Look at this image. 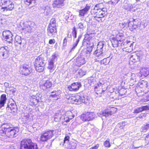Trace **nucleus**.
I'll return each instance as SVG.
<instances>
[{"label":"nucleus","instance_id":"obj_1","mask_svg":"<svg viewBox=\"0 0 149 149\" xmlns=\"http://www.w3.org/2000/svg\"><path fill=\"white\" fill-rule=\"evenodd\" d=\"M101 4H97L93 9L91 12L92 14H94L95 19L99 22H101L105 20L104 17L107 15V9L105 8H98Z\"/></svg>","mask_w":149,"mask_h":149},{"label":"nucleus","instance_id":"obj_2","mask_svg":"<svg viewBox=\"0 0 149 149\" xmlns=\"http://www.w3.org/2000/svg\"><path fill=\"white\" fill-rule=\"evenodd\" d=\"M37 145L32 142L30 139H25L21 141L20 149H37Z\"/></svg>","mask_w":149,"mask_h":149},{"label":"nucleus","instance_id":"obj_3","mask_svg":"<svg viewBox=\"0 0 149 149\" xmlns=\"http://www.w3.org/2000/svg\"><path fill=\"white\" fill-rule=\"evenodd\" d=\"M34 65L36 70L38 72H42L44 68L45 63L44 58L42 56L38 57L35 60Z\"/></svg>","mask_w":149,"mask_h":149},{"label":"nucleus","instance_id":"obj_4","mask_svg":"<svg viewBox=\"0 0 149 149\" xmlns=\"http://www.w3.org/2000/svg\"><path fill=\"white\" fill-rule=\"evenodd\" d=\"M1 5L5 6L1 8V10L3 11L11 10L14 8L13 3L10 0H0V5Z\"/></svg>","mask_w":149,"mask_h":149},{"label":"nucleus","instance_id":"obj_5","mask_svg":"<svg viewBox=\"0 0 149 149\" xmlns=\"http://www.w3.org/2000/svg\"><path fill=\"white\" fill-rule=\"evenodd\" d=\"M23 25L24 26L22 30L25 33L31 32L36 27L35 23L33 22H25Z\"/></svg>","mask_w":149,"mask_h":149},{"label":"nucleus","instance_id":"obj_6","mask_svg":"<svg viewBox=\"0 0 149 149\" xmlns=\"http://www.w3.org/2000/svg\"><path fill=\"white\" fill-rule=\"evenodd\" d=\"M68 99L71 103L73 104H79L85 102V97L79 95H77L75 96H71Z\"/></svg>","mask_w":149,"mask_h":149},{"label":"nucleus","instance_id":"obj_7","mask_svg":"<svg viewBox=\"0 0 149 149\" xmlns=\"http://www.w3.org/2000/svg\"><path fill=\"white\" fill-rule=\"evenodd\" d=\"M88 0L83 1L81 3L82 4V7L85 8L79 10V16H84L85 14L88 11L90 10L91 6L90 4L88 3Z\"/></svg>","mask_w":149,"mask_h":149},{"label":"nucleus","instance_id":"obj_8","mask_svg":"<svg viewBox=\"0 0 149 149\" xmlns=\"http://www.w3.org/2000/svg\"><path fill=\"white\" fill-rule=\"evenodd\" d=\"M53 130H47L42 133L40 136V140L42 141H46L51 139L53 136Z\"/></svg>","mask_w":149,"mask_h":149},{"label":"nucleus","instance_id":"obj_9","mask_svg":"<svg viewBox=\"0 0 149 149\" xmlns=\"http://www.w3.org/2000/svg\"><path fill=\"white\" fill-rule=\"evenodd\" d=\"M6 132V136L8 138L13 139L16 137L19 131V128L17 127H13Z\"/></svg>","mask_w":149,"mask_h":149},{"label":"nucleus","instance_id":"obj_10","mask_svg":"<svg viewBox=\"0 0 149 149\" xmlns=\"http://www.w3.org/2000/svg\"><path fill=\"white\" fill-rule=\"evenodd\" d=\"M104 45V42H99L97 45V49L94 53L95 55L99 57V58H101L102 56L103 48Z\"/></svg>","mask_w":149,"mask_h":149},{"label":"nucleus","instance_id":"obj_11","mask_svg":"<svg viewBox=\"0 0 149 149\" xmlns=\"http://www.w3.org/2000/svg\"><path fill=\"white\" fill-rule=\"evenodd\" d=\"M32 71L31 67L28 65H23L20 66V72L22 75H28Z\"/></svg>","mask_w":149,"mask_h":149},{"label":"nucleus","instance_id":"obj_12","mask_svg":"<svg viewBox=\"0 0 149 149\" xmlns=\"http://www.w3.org/2000/svg\"><path fill=\"white\" fill-rule=\"evenodd\" d=\"M95 116V114L93 112H87L81 115V119L84 121H89L92 120Z\"/></svg>","mask_w":149,"mask_h":149},{"label":"nucleus","instance_id":"obj_13","mask_svg":"<svg viewBox=\"0 0 149 149\" xmlns=\"http://www.w3.org/2000/svg\"><path fill=\"white\" fill-rule=\"evenodd\" d=\"M116 111V109L113 108H111L109 110L107 109L103 111H100L97 114L100 117H102L103 116L107 117L109 115L113 114Z\"/></svg>","mask_w":149,"mask_h":149},{"label":"nucleus","instance_id":"obj_14","mask_svg":"<svg viewBox=\"0 0 149 149\" xmlns=\"http://www.w3.org/2000/svg\"><path fill=\"white\" fill-rule=\"evenodd\" d=\"M2 35L3 37L7 40L9 43H11L12 41L13 35L9 31H4L3 32Z\"/></svg>","mask_w":149,"mask_h":149},{"label":"nucleus","instance_id":"obj_15","mask_svg":"<svg viewBox=\"0 0 149 149\" xmlns=\"http://www.w3.org/2000/svg\"><path fill=\"white\" fill-rule=\"evenodd\" d=\"M74 116L73 112L70 111H68L65 113V116H63V119L65 121L68 122L70 120L73 118Z\"/></svg>","mask_w":149,"mask_h":149},{"label":"nucleus","instance_id":"obj_16","mask_svg":"<svg viewBox=\"0 0 149 149\" xmlns=\"http://www.w3.org/2000/svg\"><path fill=\"white\" fill-rule=\"evenodd\" d=\"M8 51L4 47L0 48V56L3 59H6L8 56Z\"/></svg>","mask_w":149,"mask_h":149},{"label":"nucleus","instance_id":"obj_17","mask_svg":"<svg viewBox=\"0 0 149 149\" xmlns=\"http://www.w3.org/2000/svg\"><path fill=\"white\" fill-rule=\"evenodd\" d=\"M47 31V34L49 36H54L56 35V27L48 26Z\"/></svg>","mask_w":149,"mask_h":149},{"label":"nucleus","instance_id":"obj_18","mask_svg":"<svg viewBox=\"0 0 149 149\" xmlns=\"http://www.w3.org/2000/svg\"><path fill=\"white\" fill-rule=\"evenodd\" d=\"M81 85L80 83L78 82L73 83L71 86H68L69 90L71 91H77L81 87Z\"/></svg>","mask_w":149,"mask_h":149},{"label":"nucleus","instance_id":"obj_19","mask_svg":"<svg viewBox=\"0 0 149 149\" xmlns=\"http://www.w3.org/2000/svg\"><path fill=\"white\" fill-rule=\"evenodd\" d=\"M65 0H55L52 4L54 8H60L64 5Z\"/></svg>","mask_w":149,"mask_h":149},{"label":"nucleus","instance_id":"obj_20","mask_svg":"<svg viewBox=\"0 0 149 149\" xmlns=\"http://www.w3.org/2000/svg\"><path fill=\"white\" fill-rule=\"evenodd\" d=\"M126 1L124 3V5L123 6V8L125 10L127 11H134L135 10V9H134L135 7H134L132 4L128 3Z\"/></svg>","mask_w":149,"mask_h":149},{"label":"nucleus","instance_id":"obj_21","mask_svg":"<svg viewBox=\"0 0 149 149\" xmlns=\"http://www.w3.org/2000/svg\"><path fill=\"white\" fill-rule=\"evenodd\" d=\"M141 55L137 53L136 54L131 56L130 60L133 62H136L140 61V58H141Z\"/></svg>","mask_w":149,"mask_h":149},{"label":"nucleus","instance_id":"obj_22","mask_svg":"<svg viewBox=\"0 0 149 149\" xmlns=\"http://www.w3.org/2000/svg\"><path fill=\"white\" fill-rule=\"evenodd\" d=\"M42 10L44 11V13L47 15H49L52 12L51 7L49 6H43L41 7Z\"/></svg>","mask_w":149,"mask_h":149},{"label":"nucleus","instance_id":"obj_23","mask_svg":"<svg viewBox=\"0 0 149 149\" xmlns=\"http://www.w3.org/2000/svg\"><path fill=\"white\" fill-rule=\"evenodd\" d=\"M52 83L51 81L49 80H47L45 83L40 85V87L43 90H45L47 88H50L52 86Z\"/></svg>","mask_w":149,"mask_h":149},{"label":"nucleus","instance_id":"obj_24","mask_svg":"<svg viewBox=\"0 0 149 149\" xmlns=\"http://www.w3.org/2000/svg\"><path fill=\"white\" fill-rule=\"evenodd\" d=\"M38 97L35 96H32L30 98V102L31 105H36L39 102Z\"/></svg>","mask_w":149,"mask_h":149},{"label":"nucleus","instance_id":"obj_25","mask_svg":"<svg viewBox=\"0 0 149 149\" xmlns=\"http://www.w3.org/2000/svg\"><path fill=\"white\" fill-rule=\"evenodd\" d=\"M85 63L84 58L82 57H78L76 59L75 64L78 66H80Z\"/></svg>","mask_w":149,"mask_h":149},{"label":"nucleus","instance_id":"obj_26","mask_svg":"<svg viewBox=\"0 0 149 149\" xmlns=\"http://www.w3.org/2000/svg\"><path fill=\"white\" fill-rule=\"evenodd\" d=\"M6 100L7 98L6 94H3L1 95L0 100V109L4 106Z\"/></svg>","mask_w":149,"mask_h":149},{"label":"nucleus","instance_id":"obj_27","mask_svg":"<svg viewBox=\"0 0 149 149\" xmlns=\"http://www.w3.org/2000/svg\"><path fill=\"white\" fill-rule=\"evenodd\" d=\"M147 110H149V104L142 106L135 109L134 113H138L143 111Z\"/></svg>","mask_w":149,"mask_h":149},{"label":"nucleus","instance_id":"obj_28","mask_svg":"<svg viewBox=\"0 0 149 149\" xmlns=\"http://www.w3.org/2000/svg\"><path fill=\"white\" fill-rule=\"evenodd\" d=\"M140 72L142 75H143L145 77H146L149 74V68H143L140 70Z\"/></svg>","mask_w":149,"mask_h":149},{"label":"nucleus","instance_id":"obj_29","mask_svg":"<svg viewBox=\"0 0 149 149\" xmlns=\"http://www.w3.org/2000/svg\"><path fill=\"white\" fill-rule=\"evenodd\" d=\"M16 107L15 104L11 103L10 105L8 106L6 109L9 112H11L12 111L14 112L16 110Z\"/></svg>","mask_w":149,"mask_h":149},{"label":"nucleus","instance_id":"obj_30","mask_svg":"<svg viewBox=\"0 0 149 149\" xmlns=\"http://www.w3.org/2000/svg\"><path fill=\"white\" fill-rule=\"evenodd\" d=\"M138 85L141 88H147L148 86L147 82L144 80L139 82Z\"/></svg>","mask_w":149,"mask_h":149},{"label":"nucleus","instance_id":"obj_31","mask_svg":"<svg viewBox=\"0 0 149 149\" xmlns=\"http://www.w3.org/2000/svg\"><path fill=\"white\" fill-rule=\"evenodd\" d=\"M60 112H58L55 114L54 117V120L56 122L60 120L63 119V116H61L62 114H60Z\"/></svg>","mask_w":149,"mask_h":149},{"label":"nucleus","instance_id":"obj_32","mask_svg":"<svg viewBox=\"0 0 149 149\" xmlns=\"http://www.w3.org/2000/svg\"><path fill=\"white\" fill-rule=\"evenodd\" d=\"M81 36H82L81 35H80L79 36H78L77 40L76 41L75 43L73 44L72 47V48L70 50V52H72L73 51H74V49L77 46L79 41V40L81 37Z\"/></svg>","mask_w":149,"mask_h":149},{"label":"nucleus","instance_id":"obj_33","mask_svg":"<svg viewBox=\"0 0 149 149\" xmlns=\"http://www.w3.org/2000/svg\"><path fill=\"white\" fill-rule=\"evenodd\" d=\"M54 62L49 61L48 68L50 70V71H52L55 69V66L54 64Z\"/></svg>","mask_w":149,"mask_h":149},{"label":"nucleus","instance_id":"obj_34","mask_svg":"<svg viewBox=\"0 0 149 149\" xmlns=\"http://www.w3.org/2000/svg\"><path fill=\"white\" fill-rule=\"evenodd\" d=\"M4 129L5 130L6 132L8 131L9 130H10L13 127H12V125L9 123H6L3 125Z\"/></svg>","mask_w":149,"mask_h":149},{"label":"nucleus","instance_id":"obj_35","mask_svg":"<svg viewBox=\"0 0 149 149\" xmlns=\"http://www.w3.org/2000/svg\"><path fill=\"white\" fill-rule=\"evenodd\" d=\"M56 24L55 19V18H52L50 21L49 26L56 27Z\"/></svg>","mask_w":149,"mask_h":149},{"label":"nucleus","instance_id":"obj_36","mask_svg":"<svg viewBox=\"0 0 149 149\" xmlns=\"http://www.w3.org/2000/svg\"><path fill=\"white\" fill-rule=\"evenodd\" d=\"M76 146L75 143L71 142L70 143L67 149H75Z\"/></svg>","mask_w":149,"mask_h":149},{"label":"nucleus","instance_id":"obj_37","mask_svg":"<svg viewBox=\"0 0 149 149\" xmlns=\"http://www.w3.org/2000/svg\"><path fill=\"white\" fill-rule=\"evenodd\" d=\"M127 125V123L125 122H120L118 124L117 127H119L120 129H123Z\"/></svg>","mask_w":149,"mask_h":149},{"label":"nucleus","instance_id":"obj_38","mask_svg":"<svg viewBox=\"0 0 149 149\" xmlns=\"http://www.w3.org/2000/svg\"><path fill=\"white\" fill-rule=\"evenodd\" d=\"M58 56V55L57 54L54 53L53 54L52 56L51 59L49 61L54 63L57 60V57Z\"/></svg>","mask_w":149,"mask_h":149},{"label":"nucleus","instance_id":"obj_39","mask_svg":"<svg viewBox=\"0 0 149 149\" xmlns=\"http://www.w3.org/2000/svg\"><path fill=\"white\" fill-rule=\"evenodd\" d=\"M130 22L129 21H127V22H122L120 23L119 25L121 28H123L125 26H129Z\"/></svg>","mask_w":149,"mask_h":149},{"label":"nucleus","instance_id":"obj_40","mask_svg":"<svg viewBox=\"0 0 149 149\" xmlns=\"http://www.w3.org/2000/svg\"><path fill=\"white\" fill-rule=\"evenodd\" d=\"M15 43L21 45L22 43L21 37L19 36H17L15 38Z\"/></svg>","mask_w":149,"mask_h":149},{"label":"nucleus","instance_id":"obj_41","mask_svg":"<svg viewBox=\"0 0 149 149\" xmlns=\"http://www.w3.org/2000/svg\"><path fill=\"white\" fill-rule=\"evenodd\" d=\"M78 26L79 29L84 30L86 28V25L84 24V22H81L79 23Z\"/></svg>","mask_w":149,"mask_h":149},{"label":"nucleus","instance_id":"obj_42","mask_svg":"<svg viewBox=\"0 0 149 149\" xmlns=\"http://www.w3.org/2000/svg\"><path fill=\"white\" fill-rule=\"evenodd\" d=\"M86 72L82 69H80L78 70V74L80 77H82L86 74Z\"/></svg>","mask_w":149,"mask_h":149},{"label":"nucleus","instance_id":"obj_43","mask_svg":"<svg viewBox=\"0 0 149 149\" xmlns=\"http://www.w3.org/2000/svg\"><path fill=\"white\" fill-rule=\"evenodd\" d=\"M104 146L107 147H110L111 146V145L109 142V139H107L104 142Z\"/></svg>","mask_w":149,"mask_h":149},{"label":"nucleus","instance_id":"obj_44","mask_svg":"<svg viewBox=\"0 0 149 149\" xmlns=\"http://www.w3.org/2000/svg\"><path fill=\"white\" fill-rule=\"evenodd\" d=\"M24 115L22 116V118L23 119V121L24 122H26V121H27L29 118V115L27 113L24 114Z\"/></svg>","mask_w":149,"mask_h":149},{"label":"nucleus","instance_id":"obj_45","mask_svg":"<svg viewBox=\"0 0 149 149\" xmlns=\"http://www.w3.org/2000/svg\"><path fill=\"white\" fill-rule=\"evenodd\" d=\"M36 0H25V3L27 5H29L31 3H35Z\"/></svg>","mask_w":149,"mask_h":149},{"label":"nucleus","instance_id":"obj_46","mask_svg":"<svg viewBox=\"0 0 149 149\" xmlns=\"http://www.w3.org/2000/svg\"><path fill=\"white\" fill-rule=\"evenodd\" d=\"M109 61L106 58L103 59L101 61V63L102 64H104L105 65H107L109 63Z\"/></svg>","mask_w":149,"mask_h":149},{"label":"nucleus","instance_id":"obj_47","mask_svg":"<svg viewBox=\"0 0 149 149\" xmlns=\"http://www.w3.org/2000/svg\"><path fill=\"white\" fill-rule=\"evenodd\" d=\"M148 129H149L148 128L147 125L146 124H144L143 127H142L141 129V132H146Z\"/></svg>","mask_w":149,"mask_h":149},{"label":"nucleus","instance_id":"obj_48","mask_svg":"<svg viewBox=\"0 0 149 149\" xmlns=\"http://www.w3.org/2000/svg\"><path fill=\"white\" fill-rule=\"evenodd\" d=\"M69 139L70 137L68 135H66L63 140V144L62 145H64V143H68L69 142Z\"/></svg>","mask_w":149,"mask_h":149},{"label":"nucleus","instance_id":"obj_49","mask_svg":"<svg viewBox=\"0 0 149 149\" xmlns=\"http://www.w3.org/2000/svg\"><path fill=\"white\" fill-rule=\"evenodd\" d=\"M6 132L5 130L4 129L3 130H0V135L2 136H6Z\"/></svg>","mask_w":149,"mask_h":149},{"label":"nucleus","instance_id":"obj_50","mask_svg":"<svg viewBox=\"0 0 149 149\" xmlns=\"http://www.w3.org/2000/svg\"><path fill=\"white\" fill-rule=\"evenodd\" d=\"M130 80L135 81L136 79L135 78V74H132L131 75V78H130Z\"/></svg>","mask_w":149,"mask_h":149},{"label":"nucleus","instance_id":"obj_51","mask_svg":"<svg viewBox=\"0 0 149 149\" xmlns=\"http://www.w3.org/2000/svg\"><path fill=\"white\" fill-rule=\"evenodd\" d=\"M110 1L111 4L114 5L117 3L120 0H110Z\"/></svg>","mask_w":149,"mask_h":149},{"label":"nucleus","instance_id":"obj_52","mask_svg":"<svg viewBox=\"0 0 149 149\" xmlns=\"http://www.w3.org/2000/svg\"><path fill=\"white\" fill-rule=\"evenodd\" d=\"M145 140L147 144H149V134L146 136Z\"/></svg>","mask_w":149,"mask_h":149},{"label":"nucleus","instance_id":"obj_53","mask_svg":"<svg viewBox=\"0 0 149 149\" xmlns=\"http://www.w3.org/2000/svg\"><path fill=\"white\" fill-rule=\"evenodd\" d=\"M72 35L77 34V32L76 30V28L75 27L73 28L72 29Z\"/></svg>","mask_w":149,"mask_h":149},{"label":"nucleus","instance_id":"obj_54","mask_svg":"<svg viewBox=\"0 0 149 149\" xmlns=\"http://www.w3.org/2000/svg\"><path fill=\"white\" fill-rule=\"evenodd\" d=\"M50 97H52L51 98H54L55 100H57L58 99V98L56 97L57 95L55 94L51 95Z\"/></svg>","mask_w":149,"mask_h":149},{"label":"nucleus","instance_id":"obj_55","mask_svg":"<svg viewBox=\"0 0 149 149\" xmlns=\"http://www.w3.org/2000/svg\"><path fill=\"white\" fill-rule=\"evenodd\" d=\"M55 42V41L54 39H50L49 41V43L51 45L54 44Z\"/></svg>","mask_w":149,"mask_h":149},{"label":"nucleus","instance_id":"obj_56","mask_svg":"<svg viewBox=\"0 0 149 149\" xmlns=\"http://www.w3.org/2000/svg\"><path fill=\"white\" fill-rule=\"evenodd\" d=\"M67 40L66 38H65L63 40V45L64 46H65L67 43Z\"/></svg>","mask_w":149,"mask_h":149},{"label":"nucleus","instance_id":"obj_57","mask_svg":"<svg viewBox=\"0 0 149 149\" xmlns=\"http://www.w3.org/2000/svg\"><path fill=\"white\" fill-rule=\"evenodd\" d=\"M99 147V145L98 144H97L96 146H95L94 147H92L90 149H97Z\"/></svg>","mask_w":149,"mask_h":149},{"label":"nucleus","instance_id":"obj_58","mask_svg":"<svg viewBox=\"0 0 149 149\" xmlns=\"http://www.w3.org/2000/svg\"><path fill=\"white\" fill-rule=\"evenodd\" d=\"M144 99L146 101H149V94L145 97Z\"/></svg>","mask_w":149,"mask_h":149},{"label":"nucleus","instance_id":"obj_59","mask_svg":"<svg viewBox=\"0 0 149 149\" xmlns=\"http://www.w3.org/2000/svg\"><path fill=\"white\" fill-rule=\"evenodd\" d=\"M4 85L6 87H8L9 86L10 84L8 83L5 82L4 84Z\"/></svg>","mask_w":149,"mask_h":149},{"label":"nucleus","instance_id":"obj_60","mask_svg":"<svg viewBox=\"0 0 149 149\" xmlns=\"http://www.w3.org/2000/svg\"><path fill=\"white\" fill-rule=\"evenodd\" d=\"M103 84L101 82H99L97 84V86L98 87L102 86V85Z\"/></svg>","mask_w":149,"mask_h":149},{"label":"nucleus","instance_id":"obj_61","mask_svg":"<svg viewBox=\"0 0 149 149\" xmlns=\"http://www.w3.org/2000/svg\"><path fill=\"white\" fill-rule=\"evenodd\" d=\"M114 42H115V43L116 44V45L117 46L118 45V41L117 40H115V41Z\"/></svg>","mask_w":149,"mask_h":149},{"label":"nucleus","instance_id":"obj_62","mask_svg":"<svg viewBox=\"0 0 149 149\" xmlns=\"http://www.w3.org/2000/svg\"><path fill=\"white\" fill-rule=\"evenodd\" d=\"M146 125H147L148 128L149 129V122L147 123H146Z\"/></svg>","mask_w":149,"mask_h":149},{"label":"nucleus","instance_id":"obj_63","mask_svg":"<svg viewBox=\"0 0 149 149\" xmlns=\"http://www.w3.org/2000/svg\"><path fill=\"white\" fill-rule=\"evenodd\" d=\"M88 36H89V35L88 34L86 35L85 38L84 39H85L87 37L88 38Z\"/></svg>","mask_w":149,"mask_h":149},{"label":"nucleus","instance_id":"obj_64","mask_svg":"<svg viewBox=\"0 0 149 149\" xmlns=\"http://www.w3.org/2000/svg\"><path fill=\"white\" fill-rule=\"evenodd\" d=\"M74 38H75L77 37V34L73 35Z\"/></svg>","mask_w":149,"mask_h":149}]
</instances>
